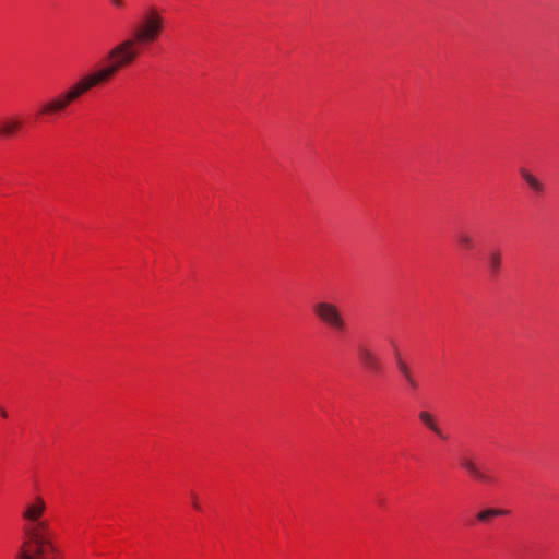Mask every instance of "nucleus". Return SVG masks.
Listing matches in <instances>:
<instances>
[{
  "mask_svg": "<svg viewBox=\"0 0 559 559\" xmlns=\"http://www.w3.org/2000/svg\"><path fill=\"white\" fill-rule=\"evenodd\" d=\"M46 510V503L40 497H36L28 503L22 518L25 524L22 528L23 538L16 559H56L58 549L52 543L50 525L41 519Z\"/></svg>",
  "mask_w": 559,
  "mask_h": 559,
  "instance_id": "f257e3e1",
  "label": "nucleus"
},
{
  "mask_svg": "<svg viewBox=\"0 0 559 559\" xmlns=\"http://www.w3.org/2000/svg\"><path fill=\"white\" fill-rule=\"evenodd\" d=\"M165 20L155 8L143 12L140 20L133 27L130 37L142 48L155 43L164 32Z\"/></svg>",
  "mask_w": 559,
  "mask_h": 559,
  "instance_id": "f03ea898",
  "label": "nucleus"
},
{
  "mask_svg": "<svg viewBox=\"0 0 559 559\" xmlns=\"http://www.w3.org/2000/svg\"><path fill=\"white\" fill-rule=\"evenodd\" d=\"M142 49L138 43L128 36L108 50L107 60L111 61L118 70H121L133 63Z\"/></svg>",
  "mask_w": 559,
  "mask_h": 559,
  "instance_id": "7ed1b4c3",
  "label": "nucleus"
},
{
  "mask_svg": "<svg viewBox=\"0 0 559 559\" xmlns=\"http://www.w3.org/2000/svg\"><path fill=\"white\" fill-rule=\"evenodd\" d=\"M312 311L320 322L335 332L346 330V321L341 309L329 301H318L312 306Z\"/></svg>",
  "mask_w": 559,
  "mask_h": 559,
  "instance_id": "20e7f679",
  "label": "nucleus"
},
{
  "mask_svg": "<svg viewBox=\"0 0 559 559\" xmlns=\"http://www.w3.org/2000/svg\"><path fill=\"white\" fill-rule=\"evenodd\" d=\"M357 359L360 365L371 373H380L382 365L378 355L366 344H359L356 348Z\"/></svg>",
  "mask_w": 559,
  "mask_h": 559,
  "instance_id": "39448f33",
  "label": "nucleus"
},
{
  "mask_svg": "<svg viewBox=\"0 0 559 559\" xmlns=\"http://www.w3.org/2000/svg\"><path fill=\"white\" fill-rule=\"evenodd\" d=\"M70 104H71L70 100L68 98H66V94L62 92L59 95H57L56 97L41 104L38 114L44 115V116L57 115V114L66 110V108Z\"/></svg>",
  "mask_w": 559,
  "mask_h": 559,
  "instance_id": "423d86ee",
  "label": "nucleus"
},
{
  "mask_svg": "<svg viewBox=\"0 0 559 559\" xmlns=\"http://www.w3.org/2000/svg\"><path fill=\"white\" fill-rule=\"evenodd\" d=\"M460 465L467 472V474L475 480L484 484H491L493 478L480 471L476 463L468 456H462L460 459Z\"/></svg>",
  "mask_w": 559,
  "mask_h": 559,
  "instance_id": "0eeeda50",
  "label": "nucleus"
},
{
  "mask_svg": "<svg viewBox=\"0 0 559 559\" xmlns=\"http://www.w3.org/2000/svg\"><path fill=\"white\" fill-rule=\"evenodd\" d=\"M23 127L22 120L16 116H10L0 120V138L13 136Z\"/></svg>",
  "mask_w": 559,
  "mask_h": 559,
  "instance_id": "6e6552de",
  "label": "nucleus"
},
{
  "mask_svg": "<svg viewBox=\"0 0 559 559\" xmlns=\"http://www.w3.org/2000/svg\"><path fill=\"white\" fill-rule=\"evenodd\" d=\"M418 419L428 430H430L438 438H440L441 440L448 439L445 433L439 427L438 420L435 415H432L428 411H420L418 413Z\"/></svg>",
  "mask_w": 559,
  "mask_h": 559,
  "instance_id": "1a4fd4ad",
  "label": "nucleus"
},
{
  "mask_svg": "<svg viewBox=\"0 0 559 559\" xmlns=\"http://www.w3.org/2000/svg\"><path fill=\"white\" fill-rule=\"evenodd\" d=\"M519 175L533 193L540 195L545 192L546 188L543 181L533 175L527 168L521 167L519 169Z\"/></svg>",
  "mask_w": 559,
  "mask_h": 559,
  "instance_id": "9d476101",
  "label": "nucleus"
},
{
  "mask_svg": "<svg viewBox=\"0 0 559 559\" xmlns=\"http://www.w3.org/2000/svg\"><path fill=\"white\" fill-rule=\"evenodd\" d=\"M502 264V253L499 249H490L486 254V265L491 276H497Z\"/></svg>",
  "mask_w": 559,
  "mask_h": 559,
  "instance_id": "9b49d317",
  "label": "nucleus"
},
{
  "mask_svg": "<svg viewBox=\"0 0 559 559\" xmlns=\"http://www.w3.org/2000/svg\"><path fill=\"white\" fill-rule=\"evenodd\" d=\"M118 71L119 70L115 67V64L111 61H108L107 64L93 70L92 73L100 85L111 80Z\"/></svg>",
  "mask_w": 559,
  "mask_h": 559,
  "instance_id": "f8f14e48",
  "label": "nucleus"
},
{
  "mask_svg": "<svg viewBox=\"0 0 559 559\" xmlns=\"http://www.w3.org/2000/svg\"><path fill=\"white\" fill-rule=\"evenodd\" d=\"M509 511L502 509H485L476 514V520L480 523H488L495 516L507 515Z\"/></svg>",
  "mask_w": 559,
  "mask_h": 559,
  "instance_id": "ddd939ff",
  "label": "nucleus"
},
{
  "mask_svg": "<svg viewBox=\"0 0 559 559\" xmlns=\"http://www.w3.org/2000/svg\"><path fill=\"white\" fill-rule=\"evenodd\" d=\"M397 369L401 372V374L403 376V378L405 379V381L407 382V384L413 390H417L418 383L415 380V378L413 377L408 366L404 361L397 360Z\"/></svg>",
  "mask_w": 559,
  "mask_h": 559,
  "instance_id": "4468645a",
  "label": "nucleus"
},
{
  "mask_svg": "<svg viewBox=\"0 0 559 559\" xmlns=\"http://www.w3.org/2000/svg\"><path fill=\"white\" fill-rule=\"evenodd\" d=\"M76 83L80 85V87L83 90L84 93H87L90 90H92L95 86H98V82L96 81L95 76L93 75L92 71L81 76Z\"/></svg>",
  "mask_w": 559,
  "mask_h": 559,
  "instance_id": "2eb2a0df",
  "label": "nucleus"
},
{
  "mask_svg": "<svg viewBox=\"0 0 559 559\" xmlns=\"http://www.w3.org/2000/svg\"><path fill=\"white\" fill-rule=\"evenodd\" d=\"M76 83L80 85V87L83 90L84 93H87L90 90H92L95 86H98V82L96 81L95 76L93 75L92 71L81 76Z\"/></svg>",
  "mask_w": 559,
  "mask_h": 559,
  "instance_id": "dca6fc26",
  "label": "nucleus"
},
{
  "mask_svg": "<svg viewBox=\"0 0 559 559\" xmlns=\"http://www.w3.org/2000/svg\"><path fill=\"white\" fill-rule=\"evenodd\" d=\"M456 242L461 248L466 250H469L474 247V239L467 231H460L456 235Z\"/></svg>",
  "mask_w": 559,
  "mask_h": 559,
  "instance_id": "f3484780",
  "label": "nucleus"
},
{
  "mask_svg": "<svg viewBox=\"0 0 559 559\" xmlns=\"http://www.w3.org/2000/svg\"><path fill=\"white\" fill-rule=\"evenodd\" d=\"M63 93L66 94V98H68L70 103H73L83 94H85L76 82L73 83L68 90L63 91Z\"/></svg>",
  "mask_w": 559,
  "mask_h": 559,
  "instance_id": "a211bd4d",
  "label": "nucleus"
},
{
  "mask_svg": "<svg viewBox=\"0 0 559 559\" xmlns=\"http://www.w3.org/2000/svg\"><path fill=\"white\" fill-rule=\"evenodd\" d=\"M192 506L195 510H201V506L199 504L198 497L194 492H191L190 495Z\"/></svg>",
  "mask_w": 559,
  "mask_h": 559,
  "instance_id": "6ab92c4d",
  "label": "nucleus"
},
{
  "mask_svg": "<svg viewBox=\"0 0 559 559\" xmlns=\"http://www.w3.org/2000/svg\"><path fill=\"white\" fill-rule=\"evenodd\" d=\"M110 3L116 8H123V5H124L123 0H110Z\"/></svg>",
  "mask_w": 559,
  "mask_h": 559,
  "instance_id": "aec40b11",
  "label": "nucleus"
},
{
  "mask_svg": "<svg viewBox=\"0 0 559 559\" xmlns=\"http://www.w3.org/2000/svg\"><path fill=\"white\" fill-rule=\"evenodd\" d=\"M0 415L4 418L8 416V413L3 407H0Z\"/></svg>",
  "mask_w": 559,
  "mask_h": 559,
  "instance_id": "412c9836",
  "label": "nucleus"
}]
</instances>
